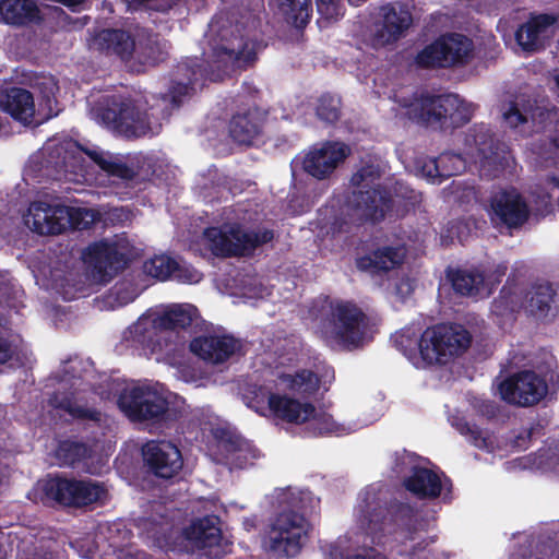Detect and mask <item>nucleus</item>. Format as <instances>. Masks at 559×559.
I'll list each match as a JSON object with an SVG mask.
<instances>
[{
    "instance_id": "f257e3e1",
    "label": "nucleus",
    "mask_w": 559,
    "mask_h": 559,
    "mask_svg": "<svg viewBox=\"0 0 559 559\" xmlns=\"http://www.w3.org/2000/svg\"><path fill=\"white\" fill-rule=\"evenodd\" d=\"M198 314L188 304H173L147 316H141L123 334L130 349H179L187 343L185 335Z\"/></svg>"
},
{
    "instance_id": "f03ea898",
    "label": "nucleus",
    "mask_w": 559,
    "mask_h": 559,
    "mask_svg": "<svg viewBox=\"0 0 559 559\" xmlns=\"http://www.w3.org/2000/svg\"><path fill=\"white\" fill-rule=\"evenodd\" d=\"M43 169L53 180L62 178L73 180L71 176H84L86 173L85 157H90L103 171L123 180H133L134 169L126 163L110 160L103 153L90 150L71 138L50 140L43 148Z\"/></svg>"
},
{
    "instance_id": "7ed1b4c3",
    "label": "nucleus",
    "mask_w": 559,
    "mask_h": 559,
    "mask_svg": "<svg viewBox=\"0 0 559 559\" xmlns=\"http://www.w3.org/2000/svg\"><path fill=\"white\" fill-rule=\"evenodd\" d=\"M120 411L132 421L154 429H170L185 415L171 392L157 385L124 388L117 401Z\"/></svg>"
},
{
    "instance_id": "20e7f679",
    "label": "nucleus",
    "mask_w": 559,
    "mask_h": 559,
    "mask_svg": "<svg viewBox=\"0 0 559 559\" xmlns=\"http://www.w3.org/2000/svg\"><path fill=\"white\" fill-rule=\"evenodd\" d=\"M322 337L344 347H362L370 338L367 313L352 300L325 298L319 314Z\"/></svg>"
},
{
    "instance_id": "39448f33",
    "label": "nucleus",
    "mask_w": 559,
    "mask_h": 559,
    "mask_svg": "<svg viewBox=\"0 0 559 559\" xmlns=\"http://www.w3.org/2000/svg\"><path fill=\"white\" fill-rule=\"evenodd\" d=\"M521 309L537 320L552 319L559 310V292L549 282H535L524 289L509 276L491 304V312L507 317Z\"/></svg>"
},
{
    "instance_id": "423d86ee",
    "label": "nucleus",
    "mask_w": 559,
    "mask_h": 559,
    "mask_svg": "<svg viewBox=\"0 0 559 559\" xmlns=\"http://www.w3.org/2000/svg\"><path fill=\"white\" fill-rule=\"evenodd\" d=\"M91 45L105 56H116L123 62L134 60L139 66H155L163 59L158 34L141 26L132 32L104 28L95 34Z\"/></svg>"
},
{
    "instance_id": "0eeeda50",
    "label": "nucleus",
    "mask_w": 559,
    "mask_h": 559,
    "mask_svg": "<svg viewBox=\"0 0 559 559\" xmlns=\"http://www.w3.org/2000/svg\"><path fill=\"white\" fill-rule=\"evenodd\" d=\"M405 107L413 121L443 132L467 124L475 110L473 104L466 103L454 93L421 92Z\"/></svg>"
},
{
    "instance_id": "6e6552de",
    "label": "nucleus",
    "mask_w": 559,
    "mask_h": 559,
    "mask_svg": "<svg viewBox=\"0 0 559 559\" xmlns=\"http://www.w3.org/2000/svg\"><path fill=\"white\" fill-rule=\"evenodd\" d=\"M211 61L225 74L247 70L258 60L257 41L242 23L222 24L211 39Z\"/></svg>"
},
{
    "instance_id": "1a4fd4ad",
    "label": "nucleus",
    "mask_w": 559,
    "mask_h": 559,
    "mask_svg": "<svg viewBox=\"0 0 559 559\" xmlns=\"http://www.w3.org/2000/svg\"><path fill=\"white\" fill-rule=\"evenodd\" d=\"M428 521L419 510L409 502L390 500L384 507L379 506L368 512L367 533L372 542L380 544L386 535L401 534L406 540H415L419 532H426Z\"/></svg>"
},
{
    "instance_id": "9d476101",
    "label": "nucleus",
    "mask_w": 559,
    "mask_h": 559,
    "mask_svg": "<svg viewBox=\"0 0 559 559\" xmlns=\"http://www.w3.org/2000/svg\"><path fill=\"white\" fill-rule=\"evenodd\" d=\"M396 349H469L472 335L459 323H438L425 331L408 325L392 336Z\"/></svg>"
},
{
    "instance_id": "9b49d317",
    "label": "nucleus",
    "mask_w": 559,
    "mask_h": 559,
    "mask_svg": "<svg viewBox=\"0 0 559 559\" xmlns=\"http://www.w3.org/2000/svg\"><path fill=\"white\" fill-rule=\"evenodd\" d=\"M349 204L348 212L336 216L331 224V231L334 235L350 233L354 226H360L368 221L372 223L383 221L392 210L393 200L391 192L377 183L373 188L353 191Z\"/></svg>"
},
{
    "instance_id": "f8f14e48",
    "label": "nucleus",
    "mask_w": 559,
    "mask_h": 559,
    "mask_svg": "<svg viewBox=\"0 0 559 559\" xmlns=\"http://www.w3.org/2000/svg\"><path fill=\"white\" fill-rule=\"evenodd\" d=\"M43 500L64 508L82 509L104 503L108 491L103 483L91 478L78 479L60 474L48 476L41 485Z\"/></svg>"
},
{
    "instance_id": "ddd939ff",
    "label": "nucleus",
    "mask_w": 559,
    "mask_h": 559,
    "mask_svg": "<svg viewBox=\"0 0 559 559\" xmlns=\"http://www.w3.org/2000/svg\"><path fill=\"white\" fill-rule=\"evenodd\" d=\"M212 253L218 258L250 257L254 250L274 239V230L259 228L243 230L239 225L231 226L228 231L218 227L204 230Z\"/></svg>"
},
{
    "instance_id": "4468645a",
    "label": "nucleus",
    "mask_w": 559,
    "mask_h": 559,
    "mask_svg": "<svg viewBox=\"0 0 559 559\" xmlns=\"http://www.w3.org/2000/svg\"><path fill=\"white\" fill-rule=\"evenodd\" d=\"M474 50L472 39L460 33L440 35L419 50L415 64L420 69H449L468 63Z\"/></svg>"
},
{
    "instance_id": "2eb2a0df",
    "label": "nucleus",
    "mask_w": 559,
    "mask_h": 559,
    "mask_svg": "<svg viewBox=\"0 0 559 559\" xmlns=\"http://www.w3.org/2000/svg\"><path fill=\"white\" fill-rule=\"evenodd\" d=\"M105 124L128 138H141L153 133L150 117L131 98L111 96L100 110Z\"/></svg>"
},
{
    "instance_id": "dca6fc26",
    "label": "nucleus",
    "mask_w": 559,
    "mask_h": 559,
    "mask_svg": "<svg viewBox=\"0 0 559 559\" xmlns=\"http://www.w3.org/2000/svg\"><path fill=\"white\" fill-rule=\"evenodd\" d=\"M33 217V230L40 235H59L66 230L67 222L75 229H87L93 224L95 215L91 210L52 207L46 203H33L29 207Z\"/></svg>"
},
{
    "instance_id": "f3484780",
    "label": "nucleus",
    "mask_w": 559,
    "mask_h": 559,
    "mask_svg": "<svg viewBox=\"0 0 559 559\" xmlns=\"http://www.w3.org/2000/svg\"><path fill=\"white\" fill-rule=\"evenodd\" d=\"M501 399L508 404L531 407L537 405L548 394L546 379L533 370H521L499 384Z\"/></svg>"
},
{
    "instance_id": "a211bd4d",
    "label": "nucleus",
    "mask_w": 559,
    "mask_h": 559,
    "mask_svg": "<svg viewBox=\"0 0 559 559\" xmlns=\"http://www.w3.org/2000/svg\"><path fill=\"white\" fill-rule=\"evenodd\" d=\"M309 523L306 518L293 510L281 512L271 527V546L287 557H295L307 538Z\"/></svg>"
},
{
    "instance_id": "6ab92c4d",
    "label": "nucleus",
    "mask_w": 559,
    "mask_h": 559,
    "mask_svg": "<svg viewBox=\"0 0 559 559\" xmlns=\"http://www.w3.org/2000/svg\"><path fill=\"white\" fill-rule=\"evenodd\" d=\"M236 352H164L162 358L166 365L176 369L179 379L186 382H194L202 378L204 370L202 365L206 362H226Z\"/></svg>"
},
{
    "instance_id": "aec40b11",
    "label": "nucleus",
    "mask_w": 559,
    "mask_h": 559,
    "mask_svg": "<svg viewBox=\"0 0 559 559\" xmlns=\"http://www.w3.org/2000/svg\"><path fill=\"white\" fill-rule=\"evenodd\" d=\"M347 144L336 141H326L320 147L309 150L302 160L305 173L318 180L329 178L335 169L349 156Z\"/></svg>"
},
{
    "instance_id": "412c9836",
    "label": "nucleus",
    "mask_w": 559,
    "mask_h": 559,
    "mask_svg": "<svg viewBox=\"0 0 559 559\" xmlns=\"http://www.w3.org/2000/svg\"><path fill=\"white\" fill-rule=\"evenodd\" d=\"M142 455L148 471L159 478L170 479L183 466L179 448L170 441L151 440L143 445Z\"/></svg>"
},
{
    "instance_id": "4be33fe9",
    "label": "nucleus",
    "mask_w": 559,
    "mask_h": 559,
    "mask_svg": "<svg viewBox=\"0 0 559 559\" xmlns=\"http://www.w3.org/2000/svg\"><path fill=\"white\" fill-rule=\"evenodd\" d=\"M441 476L424 466H413L411 474L403 479L404 488L418 499L433 500L443 493V501L450 502L452 500V480L442 474Z\"/></svg>"
},
{
    "instance_id": "5701e85b",
    "label": "nucleus",
    "mask_w": 559,
    "mask_h": 559,
    "mask_svg": "<svg viewBox=\"0 0 559 559\" xmlns=\"http://www.w3.org/2000/svg\"><path fill=\"white\" fill-rule=\"evenodd\" d=\"M335 379L334 368L325 366L320 374L309 369H299L294 373L281 372L277 374V383L288 391L304 400H308L317 394L320 384H331Z\"/></svg>"
},
{
    "instance_id": "b1692460",
    "label": "nucleus",
    "mask_w": 559,
    "mask_h": 559,
    "mask_svg": "<svg viewBox=\"0 0 559 559\" xmlns=\"http://www.w3.org/2000/svg\"><path fill=\"white\" fill-rule=\"evenodd\" d=\"M557 22L558 19L554 14H532L516 29L514 34L516 44L527 52L544 49L546 41L555 34Z\"/></svg>"
},
{
    "instance_id": "393cba45",
    "label": "nucleus",
    "mask_w": 559,
    "mask_h": 559,
    "mask_svg": "<svg viewBox=\"0 0 559 559\" xmlns=\"http://www.w3.org/2000/svg\"><path fill=\"white\" fill-rule=\"evenodd\" d=\"M194 334L188 349H246L253 345L229 333L224 326L205 321L195 325Z\"/></svg>"
},
{
    "instance_id": "a878e982",
    "label": "nucleus",
    "mask_w": 559,
    "mask_h": 559,
    "mask_svg": "<svg viewBox=\"0 0 559 559\" xmlns=\"http://www.w3.org/2000/svg\"><path fill=\"white\" fill-rule=\"evenodd\" d=\"M85 263L90 264L102 280L111 278L126 267L127 260L116 245L98 241L90 245L82 253Z\"/></svg>"
},
{
    "instance_id": "bb28decb",
    "label": "nucleus",
    "mask_w": 559,
    "mask_h": 559,
    "mask_svg": "<svg viewBox=\"0 0 559 559\" xmlns=\"http://www.w3.org/2000/svg\"><path fill=\"white\" fill-rule=\"evenodd\" d=\"M216 518L204 516L192 522L183 530L185 538L211 558H221L222 531L215 523Z\"/></svg>"
},
{
    "instance_id": "cd10ccee",
    "label": "nucleus",
    "mask_w": 559,
    "mask_h": 559,
    "mask_svg": "<svg viewBox=\"0 0 559 559\" xmlns=\"http://www.w3.org/2000/svg\"><path fill=\"white\" fill-rule=\"evenodd\" d=\"M493 219L509 228L522 226L530 215L528 206L520 193L512 190H503L491 199Z\"/></svg>"
},
{
    "instance_id": "c85d7f7f",
    "label": "nucleus",
    "mask_w": 559,
    "mask_h": 559,
    "mask_svg": "<svg viewBox=\"0 0 559 559\" xmlns=\"http://www.w3.org/2000/svg\"><path fill=\"white\" fill-rule=\"evenodd\" d=\"M144 272L158 280H176L180 283H198L201 274L192 266L180 264L176 259L168 254H157L144 262Z\"/></svg>"
},
{
    "instance_id": "c756f323",
    "label": "nucleus",
    "mask_w": 559,
    "mask_h": 559,
    "mask_svg": "<svg viewBox=\"0 0 559 559\" xmlns=\"http://www.w3.org/2000/svg\"><path fill=\"white\" fill-rule=\"evenodd\" d=\"M176 75L168 94L171 104L179 107L186 97L194 93L195 85L204 79V69L198 59H189L177 66Z\"/></svg>"
},
{
    "instance_id": "7c9ffc66",
    "label": "nucleus",
    "mask_w": 559,
    "mask_h": 559,
    "mask_svg": "<svg viewBox=\"0 0 559 559\" xmlns=\"http://www.w3.org/2000/svg\"><path fill=\"white\" fill-rule=\"evenodd\" d=\"M406 257L404 246H382L370 253L356 259V266L360 271L374 274L388 273L401 266Z\"/></svg>"
},
{
    "instance_id": "2f4dec72",
    "label": "nucleus",
    "mask_w": 559,
    "mask_h": 559,
    "mask_svg": "<svg viewBox=\"0 0 559 559\" xmlns=\"http://www.w3.org/2000/svg\"><path fill=\"white\" fill-rule=\"evenodd\" d=\"M0 108L19 122L32 123L35 116L34 96L23 87H5L0 91Z\"/></svg>"
},
{
    "instance_id": "473e14b6",
    "label": "nucleus",
    "mask_w": 559,
    "mask_h": 559,
    "mask_svg": "<svg viewBox=\"0 0 559 559\" xmlns=\"http://www.w3.org/2000/svg\"><path fill=\"white\" fill-rule=\"evenodd\" d=\"M267 414L289 424H304L316 414V406L310 402H300L295 397L276 393L270 400Z\"/></svg>"
},
{
    "instance_id": "72a5a7b5",
    "label": "nucleus",
    "mask_w": 559,
    "mask_h": 559,
    "mask_svg": "<svg viewBox=\"0 0 559 559\" xmlns=\"http://www.w3.org/2000/svg\"><path fill=\"white\" fill-rule=\"evenodd\" d=\"M381 15L383 20L379 36L388 44L396 41L413 22L411 11L401 3H388L381 7Z\"/></svg>"
},
{
    "instance_id": "f704fd0d",
    "label": "nucleus",
    "mask_w": 559,
    "mask_h": 559,
    "mask_svg": "<svg viewBox=\"0 0 559 559\" xmlns=\"http://www.w3.org/2000/svg\"><path fill=\"white\" fill-rule=\"evenodd\" d=\"M263 119L257 108L233 115L228 124L230 138L240 145H251L261 134Z\"/></svg>"
},
{
    "instance_id": "c9c22d12",
    "label": "nucleus",
    "mask_w": 559,
    "mask_h": 559,
    "mask_svg": "<svg viewBox=\"0 0 559 559\" xmlns=\"http://www.w3.org/2000/svg\"><path fill=\"white\" fill-rule=\"evenodd\" d=\"M0 20L12 26L38 24L43 17L36 0H0Z\"/></svg>"
},
{
    "instance_id": "e433bc0d",
    "label": "nucleus",
    "mask_w": 559,
    "mask_h": 559,
    "mask_svg": "<svg viewBox=\"0 0 559 559\" xmlns=\"http://www.w3.org/2000/svg\"><path fill=\"white\" fill-rule=\"evenodd\" d=\"M465 145L481 160L496 162L499 158L500 143L491 129L485 124H474L465 135Z\"/></svg>"
},
{
    "instance_id": "4c0bfd02",
    "label": "nucleus",
    "mask_w": 559,
    "mask_h": 559,
    "mask_svg": "<svg viewBox=\"0 0 559 559\" xmlns=\"http://www.w3.org/2000/svg\"><path fill=\"white\" fill-rule=\"evenodd\" d=\"M447 278L450 281L453 290L466 297L480 294L484 288L486 276L478 269H448Z\"/></svg>"
},
{
    "instance_id": "58836bf2",
    "label": "nucleus",
    "mask_w": 559,
    "mask_h": 559,
    "mask_svg": "<svg viewBox=\"0 0 559 559\" xmlns=\"http://www.w3.org/2000/svg\"><path fill=\"white\" fill-rule=\"evenodd\" d=\"M285 20L297 28H304L312 16L311 0H276Z\"/></svg>"
},
{
    "instance_id": "ea45409f",
    "label": "nucleus",
    "mask_w": 559,
    "mask_h": 559,
    "mask_svg": "<svg viewBox=\"0 0 559 559\" xmlns=\"http://www.w3.org/2000/svg\"><path fill=\"white\" fill-rule=\"evenodd\" d=\"M464 352H403L416 369H431L447 366Z\"/></svg>"
},
{
    "instance_id": "a19ab883",
    "label": "nucleus",
    "mask_w": 559,
    "mask_h": 559,
    "mask_svg": "<svg viewBox=\"0 0 559 559\" xmlns=\"http://www.w3.org/2000/svg\"><path fill=\"white\" fill-rule=\"evenodd\" d=\"M90 447L80 441H61L56 451V456L61 466L76 467L81 462L90 457Z\"/></svg>"
},
{
    "instance_id": "79ce46f5",
    "label": "nucleus",
    "mask_w": 559,
    "mask_h": 559,
    "mask_svg": "<svg viewBox=\"0 0 559 559\" xmlns=\"http://www.w3.org/2000/svg\"><path fill=\"white\" fill-rule=\"evenodd\" d=\"M265 385L250 384L243 393V400L247 406L262 416H266L270 411V400L274 396Z\"/></svg>"
},
{
    "instance_id": "37998d69",
    "label": "nucleus",
    "mask_w": 559,
    "mask_h": 559,
    "mask_svg": "<svg viewBox=\"0 0 559 559\" xmlns=\"http://www.w3.org/2000/svg\"><path fill=\"white\" fill-rule=\"evenodd\" d=\"M56 407L64 411L71 417L79 420H90L94 423H99L102 420V413L95 407H87L86 405H81L75 401L70 399H62L56 404Z\"/></svg>"
},
{
    "instance_id": "c03bdc74",
    "label": "nucleus",
    "mask_w": 559,
    "mask_h": 559,
    "mask_svg": "<svg viewBox=\"0 0 559 559\" xmlns=\"http://www.w3.org/2000/svg\"><path fill=\"white\" fill-rule=\"evenodd\" d=\"M452 159H456V156L442 154L438 158H429L421 167L423 175L433 183H441L444 179L455 174L443 168L445 162H450Z\"/></svg>"
},
{
    "instance_id": "a18cd8bd",
    "label": "nucleus",
    "mask_w": 559,
    "mask_h": 559,
    "mask_svg": "<svg viewBox=\"0 0 559 559\" xmlns=\"http://www.w3.org/2000/svg\"><path fill=\"white\" fill-rule=\"evenodd\" d=\"M307 423L308 429L312 430L313 436H324L330 433L343 435L345 428L343 425L337 424L329 414H314Z\"/></svg>"
},
{
    "instance_id": "49530a36",
    "label": "nucleus",
    "mask_w": 559,
    "mask_h": 559,
    "mask_svg": "<svg viewBox=\"0 0 559 559\" xmlns=\"http://www.w3.org/2000/svg\"><path fill=\"white\" fill-rule=\"evenodd\" d=\"M341 100L330 94L322 95L318 100L317 116L328 123L336 122L341 117Z\"/></svg>"
},
{
    "instance_id": "de8ad7c7",
    "label": "nucleus",
    "mask_w": 559,
    "mask_h": 559,
    "mask_svg": "<svg viewBox=\"0 0 559 559\" xmlns=\"http://www.w3.org/2000/svg\"><path fill=\"white\" fill-rule=\"evenodd\" d=\"M381 177L379 166L367 164L360 167L350 178V185L358 189L373 188L374 182Z\"/></svg>"
},
{
    "instance_id": "09e8293b",
    "label": "nucleus",
    "mask_w": 559,
    "mask_h": 559,
    "mask_svg": "<svg viewBox=\"0 0 559 559\" xmlns=\"http://www.w3.org/2000/svg\"><path fill=\"white\" fill-rule=\"evenodd\" d=\"M38 87L40 91L39 106L47 110L46 117L56 116L57 112L53 111V105L57 104L56 93L59 88L57 83L52 79H48L41 82Z\"/></svg>"
},
{
    "instance_id": "8fccbe9b",
    "label": "nucleus",
    "mask_w": 559,
    "mask_h": 559,
    "mask_svg": "<svg viewBox=\"0 0 559 559\" xmlns=\"http://www.w3.org/2000/svg\"><path fill=\"white\" fill-rule=\"evenodd\" d=\"M394 194L406 202V205L415 209L421 202V193L411 188L403 181H396L394 185Z\"/></svg>"
},
{
    "instance_id": "3c124183",
    "label": "nucleus",
    "mask_w": 559,
    "mask_h": 559,
    "mask_svg": "<svg viewBox=\"0 0 559 559\" xmlns=\"http://www.w3.org/2000/svg\"><path fill=\"white\" fill-rule=\"evenodd\" d=\"M503 118L511 128H518L528 121L527 112H522L516 103L510 104L509 109L503 114Z\"/></svg>"
},
{
    "instance_id": "603ef678",
    "label": "nucleus",
    "mask_w": 559,
    "mask_h": 559,
    "mask_svg": "<svg viewBox=\"0 0 559 559\" xmlns=\"http://www.w3.org/2000/svg\"><path fill=\"white\" fill-rule=\"evenodd\" d=\"M466 437L469 443L474 447L481 450L489 449V438L484 435V431L478 426L474 425V428L469 431V433H467Z\"/></svg>"
},
{
    "instance_id": "864d4df0",
    "label": "nucleus",
    "mask_w": 559,
    "mask_h": 559,
    "mask_svg": "<svg viewBox=\"0 0 559 559\" xmlns=\"http://www.w3.org/2000/svg\"><path fill=\"white\" fill-rule=\"evenodd\" d=\"M340 559H385V557L374 548H364L356 552H341Z\"/></svg>"
},
{
    "instance_id": "5fc2aeb1",
    "label": "nucleus",
    "mask_w": 559,
    "mask_h": 559,
    "mask_svg": "<svg viewBox=\"0 0 559 559\" xmlns=\"http://www.w3.org/2000/svg\"><path fill=\"white\" fill-rule=\"evenodd\" d=\"M318 12L325 19H333L337 14L336 0H316Z\"/></svg>"
},
{
    "instance_id": "6e6d98bb",
    "label": "nucleus",
    "mask_w": 559,
    "mask_h": 559,
    "mask_svg": "<svg viewBox=\"0 0 559 559\" xmlns=\"http://www.w3.org/2000/svg\"><path fill=\"white\" fill-rule=\"evenodd\" d=\"M174 5V0H150L147 11L167 12Z\"/></svg>"
},
{
    "instance_id": "4d7b16f0",
    "label": "nucleus",
    "mask_w": 559,
    "mask_h": 559,
    "mask_svg": "<svg viewBox=\"0 0 559 559\" xmlns=\"http://www.w3.org/2000/svg\"><path fill=\"white\" fill-rule=\"evenodd\" d=\"M508 271L507 263H500L496 266V269L487 276L488 281L491 284H499L502 277L506 275Z\"/></svg>"
},
{
    "instance_id": "13d9d810",
    "label": "nucleus",
    "mask_w": 559,
    "mask_h": 559,
    "mask_svg": "<svg viewBox=\"0 0 559 559\" xmlns=\"http://www.w3.org/2000/svg\"><path fill=\"white\" fill-rule=\"evenodd\" d=\"M130 12L147 11L150 0H123Z\"/></svg>"
},
{
    "instance_id": "bf43d9fd",
    "label": "nucleus",
    "mask_w": 559,
    "mask_h": 559,
    "mask_svg": "<svg viewBox=\"0 0 559 559\" xmlns=\"http://www.w3.org/2000/svg\"><path fill=\"white\" fill-rule=\"evenodd\" d=\"M453 426L463 436H467V433H469V431L474 428V425H471L464 417L455 418Z\"/></svg>"
},
{
    "instance_id": "052dcab7",
    "label": "nucleus",
    "mask_w": 559,
    "mask_h": 559,
    "mask_svg": "<svg viewBox=\"0 0 559 559\" xmlns=\"http://www.w3.org/2000/svg\"><path fill=\"white\" fill-rule=\"evenodd\" d=\"M480 412L487 418L491 419L497 416L498 407L493 402H486L481 404Z\"/></svg>"
},
{
    "instance_id": "680f3d73",
    "label": "nucleus",
    "mask_w": 559,
    "mask_h": 559,
    "mask_svg": "<svg viewBox=\"0 0 559 559\" xmlns=\"http://www.w3.org/2000/svg\"><path fill=\"white\" fill-rule=\"evenodd\" d=\"M550 111L540 107H536L534 110L531 111L530 117L535 120L536 118H539L540 122L543 121L544 116H549Z\"/></svg>"
},
{
    "instance_id": "e2e57ef3",
    "label": "nucleus",
    "mask_w": 559,
    "mask_h": 559,
    "mask_svg": "<svg viewBox=\"0 0 559 559\" xmlns=\"http://www.w3.org/2000/svg\"><path fill=\"white\" fill-rule=\"evenodd\" d=\"M429 545V542L425 538V539H421L419 543H417L414 547H413V550L408 554V557L411 559H413V557L415 556V554L417 551H421L424 550L427 546Z\"/></svg>"
},
{
    "instance_id": "0e129e2a",
    "label": "nucleus",
    "mask_w": 559,
    "mask_h": 559,
    "mask_svg": "<svg viewBox=\"0 0 559 559\" xmlns=\"http://www.w3.org/2000/svg\"><path fill=\"white\" fill-rule=\"evenodd\" d=\"M15 354L19 352H0V366L11 361Z\"/></svg>"
},
{
    "instance_id": "69168bd1",
    "label": "nucleus",
    "mask_w": 559,
    "mask_h": 559,
    "mask_svg": "<svg viewBox=\"0 0 559 559\" xmlns=\"http://www.w3.org/2000/svg\"><path fill=\"white\" fill-rule=\"evenodd\" d=\"M521 559H552L550 556H542L538 554H531L528 557H522Z\"/></svg>"
},
{
    "instance_id": "338daca9",
    "label": "nucleus",
    "mask_w": 559,
    "mask_h": 559,
    "mask_svg": "<svg viewBox=\"0 0 559 559\" xmlns=\"http://www.w3.org/2000/svg\"><path fill=\"white\" fill-rule=\"evenodd\" d=\"M552 143H554V145L559 150V135H557L556 138H554Z\"/></svg>"
},
{
    "instance_id": "774afa93",
    "label": "nucleus",
    "mask_w": 559,
    "mask_h": 559,
    "mask_svg": "<svg viewBox=\"0 0 559 559\" xmlns=\"http://www.w3.org/2000/svg\"><path fill=\"white\" fill-rule=\"evenodd\" d=\"M556 83H557V85L559 87V74L556 76Z\"/></svg>"
}]
</instances>
